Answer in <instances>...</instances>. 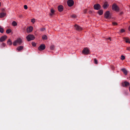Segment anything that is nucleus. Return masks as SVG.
I'll list each match as a JSON object with an SVG mask.
<instances>
[{
  "mask_svg": "<svg viewBox=\"0 0 130 130\" xmlns=\"http://www.w3.org/2000/svg\"><path fill=\"white\" fill-rule=\"evenodd\" d=\"M129 91L130 92V87H129Z\"/></svg>",
  "mask_w": 130,
  "mask_h": 130,
  "instance_id": "nucleus-41",
  "label": "nucleus"
},
{
  "mask_svg": "<svg viewBox=\"0 0 130 130\" xmlns=\"http://www.w3.org/2000/svg\"><path fill=\"white\" fill-rule=\"evenodd\" d=\"M22 42V39L20 38H18L15 40L13 43L14 46H16L18 44L20 45Z\"/></svg>",
  "mask_w": 130,
  "mask_h": 130,
  "instance_id": "nucleus-1",
  "label": "nucleus"
},
{
  "mask_svg": "<svg viewBox=\"0 0 130 130\" xmlns=\"http://www.w3.org/2000/svg\"><path fill=\"white\" fill-rule=\"evenodd\" d=\"M112 24L114 26H116L117 25V23L115 22H113L112 23Z\"/></svg>",
  "mask_w": 130,
  "mask_h": 130,
  "instance_id": "nucleus-29",
  "label": "nucleus"
},
{
  "mask_svg": "<svg viewBox=\"0 0 130 130\" xmlns=\"http://www.w3.org/2000/svg\"><path fill=\"white\" fill-rule=\"evenodd\" d=\"M108 6L109 4H108V3L106 2H105L104 3L103 7L104 9H106L108 7Z\"/></svg>",
  "mask_w": 130,
  "mask_h": 130,
  "instance_id": "nucleus-12",
  "label": "nucleus"
},
{
  "mask_svg": "<svg viewBox=\"0 0 130 130\" xmlns=\"http://www.w3.org/2000/svg\"><path fill=\"white\" fill-rule=\"evenodd\" d=\"M124 31H125V30L124 29H122L120 30V33H123V32H124Z\"/></svg>",
  "mask_w": 130,
  "mask_h": 130,
  "instance_id": "nucleus-31",
  "label": "nucleus"
},
{
  "mask_svg": "<svg viewBox=\"0 0 130 130\" xmlns=\"http://www.w3.org/2000/svg\"><path fill=\"white\" fill-rule=\"evenodd\" d=\"M45 46L44 44H42L38 48V49L40 51L43 50L45 49Z\"/></svg>",
  "mask_w": 130,
  "mask_h": 130,
  "instance_id": "nucleus-7",
  "label": "nucleus"
},
{
  "mask_svg": "<svg viewBox=\"0 0 130 130\" xmlns=\"http://www.w3.org/2000/svg\"><path fill=\"white\" fill-rule=\"evenodd\" d=\"M35 19H31V21L33 23H34L35 22Z\"/></svg>",
  "mask_w": 130,
  "mask_h": 130,
  "instance_id": "nucleus-28",
  "label": "nucleus"
},
{
  "mask_svg": "<svg viewBox=\"0 0 130 130\" xmlns=\"http://www.w3.org/2000/svg\"><path fill=\"white\" fill-rule=\"evenodd\" d=\"M98 13L100 15H102L103 13V11L102 10H100L98 11Z\"/></svg>",
  "mask_w": 130,
  "mask_h": 130,
  "instance_id": "nucleus-18",
  "label": "nucleus"
},
{
  "mask_svg": "<svg viewBox=\"0 0 130 130\" xmlns=\"http://www.w3.org/2000/svg\"><path fill=\"white\" fill-rule=\"evenodd\" d=\"M42 38L43 40H46L47 39V37L46 35L43 36Z\"/></svg>",
  "mask_w": 130,
  "mask_h": 130,
  "instance_id": "nucleus-23",
  "label": "nucleus"
},
{
  "mask_svg": "<svg viewBox=\"0 0 130 130\" xmlns=\"http://www.w3.org/2000/svg\"><path fill=\"white\" fill-rule=\"evenodd\" d=\"M5 45H6L5 44V43H3L2 44V45L3 46H5Z\"/></svg>",
  "mask_w": 130,
  "mask_h": 130,
  "instance_id": "nucleus-38",
  "label": "nucleus"
},
{
  "mask_svg": "<svg viewBox=\"0 0 130 130\" xmlns=\"http://www.w3.org/2000/svg\"><path fill=\"white\" fill-rule=\"evenodd\" d=\"M51 13H50V15L52 16L54 14L55 11L53 9H51Z\"/></svg>",
  "mask_w": 130,
  "mask_h": 130,
  "instance_id": "nucleus-21",
  "label": "nucleus"
},
{
  "mask_svg": "<svg viewBox=\"0 0 130 130\" xmlns=\"http://www.w3.org/2000/svg\"><path fill=\"white\" fill-rule=\"evenodd\" d=\"M82 53L85 55H88L90 53V50L87 48H84L82 51Z\"/></svg>",
  "mask_w": 130,
  "mask_h": 130,
  "instance_id": "nucleus-3",
  "label": "nucleus"
},
{
  "mask_svg": "<svg viewBox=\"0 0 130 130\" xmlns=\"http://www.w3.org/2000/svg\"><path fill=\"white\" fill-rule=\"evenodd\" d=\"M45 30V29L44 28H42L41 29V31H44Z\"/></svg>",
  "mask_w": 130,
  "mask_h": 130,
  "instance_id": "nucleus-36",
  "label": "nucleus"
},
{
  "mask_svg": "<svg viewBox=\"0 0 130 130\" xmlns=\"http://www.w3.org/2000/svg\"><path fill=\"white\" fill-rule=\"evenodd\" d=\"M7 37L6 35H4L1 37L0 38V41L1 42H2L7 39Z\"/></svg>",
  "mask_w": 130,
  "mask_h": 130,
  "instance_id": "nucleus-10",
  "label": "nucleus"
},
{
  "mask_svg": "<svg viewBox=\"0 0 130 130\" xmlns=\"http://www.w3.org/2000/svg\"><path fill=\"white\" fill-rule=\"evenodd\" d=\"M7 44L9 45H11L12 44V42L11 40L9 39L7 41Z\"/></svg>",
  "mask_w": 130,
  "mask_h": 130,
  "instance_id": "nucleus-17",
  "label": "nucleus"
},
{
  "mask_svg": "<svg viewBox=\"0 0 130 130\" xmlns=\"http://www.w3.org/2000/svg\"><path fill=\"white\" fill-rule=\"evenodd\" d=\"M75 29L78 30H82V28L81 27L77 25H75Z\"/></svg>",
  "mask_w": 130,
  "mask_h": 130,
  "instance_id": "nucleus-13",
  "label": "nucleus"
},
{
  "mask_svg": "<svg viewBox=\"0 0 130 130\" xmlns=\"http://www.w3.org/2000/svg\"><path fill=\"white\" fill-rule=\"evenodd\" d=\"M125 58V57L124 56L122 55L121 56V59L122 60H124Z\"/></svg>",
  "mask_w": 130,
  "mask_h": 130,
  "instance_id": "nucleus-30",
  "label": "nucleus"
},
{
  "mask_svg": "<svg viewBox=\"0 0 130 130\" xmlns=\"http://www.w3.org/2000/svg\"><path fill=\"white\" fill-rule=\"evenodd\" d=\"M0 31L1 33H3L4 32V29L2 27L0 26Z\"/></svg>",
  "mask_w": 130,
  "mask_h": 130,
  "instance_id": "nucleus-24",
  "label": "nucleus"
},
{
  "mask_svg": "<svg viewBox=\"0 0 130 130\" xmlns=\"http://www.w3.org/2000/svg\"><path fill=\"white\" fill-rule=\"evenodd\" d=\"M128 30L130 31V26H129L128 28Z\"/></svg>",
  "mask_w": 130,
  "mask_h": 130,
  "instance_id": "nucleus-40",
  "label": "nucleus"
},
{
  "mask_svg": "<svg viewBox=\"0 0 130 130\" xmlns=\"http://www.w3.org/2000/svg\"><path fill=\"white\" fill-rule=\"evenodd\" d=\"M23 48V46H20L18 47L17 48V50L19 52Z\"/></svg>",
  "mask_w": 130,
  "mask_h": 130,
  "instance_id": "nucleus-16",
  "label": "nucleus"
},
{
  "mask_svg": "<svg viewBox=\"0 0 130 130\" xmlns=\"http://www.w3.org/2000/svg\"><path fill=\"white\" fill-rule=\"evenodd\" d=\"M94 63L95 64H97L98 63V60H96V59L95 58L94 59Z\"/></svg>",
  "mask_w": 130,
  "mask_h": 130,
  "instance_id": "nucleus-27",
  "label": "nucleus"
},
{
  "mask_svg": "<svg viewBox=\"0 0 130 130\" xmlns=\"http://www.w3.org/2000/svg\"><path fill=\"white\" fill-rule=\"evenodd\" d=\"M11 31V30L10 29H8L7 30L6 32L7 34H9Z\"/></svg>",
  "mask_w": 130,
  "mask_h": 130,
  "instance_id": "nucleus-26",
  "label": "nucleus"
},
{
  "mask_svg": "<svg viewBox=\"0 0 130 130\" xmlns=\"http://www.w3.org/2000/svg\"><path fill=\"white\" fill-rule=\"evenodd\" d=\"M104 14V17L106 19H109L111 18V14L108 11H106Z\"/></svg>",
  "mask_w": 130,
  "mask_h": 130,
  "instance_id": "nucleus-4",
  "label": "nucleus"
},
{
  "mask_svg": "<svg viewBox=\"0 0 130 130\" xmlns=\"http://www.w3.org/2000/svg\"><path fill=\"white\" fill-rule=\"evenodd\" d=\"M6 15V13H0V18H2L5 17Z\"/></svg>",
  "mask_w": 130,
  "mask_h": 130,
  "instance_id": "nucleus-19",
  "label": "nucleus"
},
{
  "mask_svg": "<svg viewBox=\"0 0 130 130\" xmlns=\"http://www.w3.org/2000/svg\"><path fill=\"white\" fill-rule=\"evenodd\" d=\"M54 47L55 46L54 45H52L50 46V48L51 50H53L54 49Z\"/></svg>",
  "mask_w": 130,
  "mask_h": 130,
  "instance_id": "nucleus-25",
  "label": "nucleus"
},
{
  "mask_svg": "<svg viewBox=\"0 0 130 130\" xmlns=\"http://www.w3.org/2000/svg\"><path fill=\"white\" fill-rule=\"evenodd\" d=\"M67 4L69 6L71 7L73 5L74 2L72 0H69L67 2Z\"/></svg>",
  "mask_w": 130,
  "mask_h": 130,
  "instance_id": "nucleus-6",
  "label": "nucleus"
},
{
  "mask_svg": "<svg viewBox=\"0 0 130 130\" xmlns=\"http://www.w3.org/2000/svg\"><path fill=\"white\" fill-rule=\"evenodd\" d=\"M24 8L25 9H27L28 8L27 6L26 5H24Z\"/></svg>",
  "mask_w": 130,
  "mask_h": 130,
  "instance_id": "nucleus-33",
  "label": "nucleus"
},
{
  "mask_svg": "<svg viewBox=\"0 0 130 130\" xmlns=\"http://www.w3.org/2000/svg\"><path fill=\"white\" fill-rule=\"evenodd\" d=\"M12 24L13 26H15L17 25V23L15 21H14L12 22Z\"/></svg>",
  "mask_w": 130,
  "mask_h": 130,
  "instance_id": "nucleus-22",
  "label": "nucleus"
},
{
  "mask_svg": "<svg viewBox=\"0 0 130 130\" xmlns=\"http://www.w3.org/2000/svg\"><path fill=\"white\" fill-rule=\"evenodd\" d=\"M108 39H109L110 41H111V39L110 38H109Z\"/></svg>",
  "mask_w": 130,
  "mask_h": 130,
  "instance_id": "nucleus-39",
  "label": "nucleus"
},
{
  "mask_svg": "<svg viewBox=\"0 0 130 130\" xmlns=\"http://www.w3.org/2000/svg\"><path fill=\"white\" fill-rule=\"evenodd\" d=\"M126 49L127 50L130 51V47H127Z\"/></svg>",
  "mask_w": 130,
  "mask_h": 130,
  "instance_id": "nucleus-35",
  "label": "nucleus"
},
{
  "mask_svg": "<svg viewBox=\"0 0 130 130\" xmlns=\"http://www.w3.org/2000/svg\"><path fill=\"white\" fill-rule=\"evenodd\" d=\"M32 44L33 46H35L36 45V44L34 42H32Z\"/></svg>",
  "mask_w": 130,
  "mask_h": 130,
  "instance_id": "nucleus-34",
  "label": "nucleus"
},
{
  "mask_svg": "<svg viewBox=\"0 0 130 130\" xmlns=\"http://www.w3.org/2000/svg\"><path fill=\"white\" fill-rule=\"evenodd\" d=\"M26 38L27 40L29 41L31 40H34L35 38V37L32 35L30 34L26 37Z\"/></svg>",
  "mask_w": 130,
  "mask_h": 130,
  "instance_id": "nucleus-2",
  "label": "nucleus"
},
{
  "mask_svg": "<svg viewBox=\"0 0 130 130\" xmlns=\"http://www.w3.org/2000/svg\"><path fill=\"white\" fill-rule=\"evenodd\" d=\"M76 15L75 14H73L71 15V17L72 18H75L76 17Z\"/></svg>",
  "mask_w": 130,
  "mask_h": 130,
  "instance_id": "nucleus-32",
  "label": "nucleus"
},
{
  "mask_svg": "<svg viewBox=\"0 0 130 130\" xmlns=\"http://www.w3.org/2000/svg\"><path fill=\"white\" fill-rule=\"evenodd\" d=\"M112 9L116 11H118L119 10L118 7L115 4L113 5L112 7Z\"/></svg>",
  "mask_w": 130,
  "mask_h": 130,
  "instance_id": "nucleus-5",
  "label": "nucleus"
},
{
  "mask_svg": "<svg viewBox=\"0 0 130 130\" xmlns=\"http://www.w3.org/2000/svg\"><path fill=\"white\" fill-rule=\"evenodd\" d=\"M129 83L127 82H125L122 84V86L124 87H127L129 85Z\"/></svg>",
  "mask_w": 130,
  "mask_h": 130,
  "instance_id": "nucleus-11",
  "label": "nucleus"
},
{
  "mask_svg": "<svg viewBox=\"0 0 130 130\" xmlns=\"http://www.w3.org/2000/svg\"><path fill=\"white\" fill-rule=\"evenodd\" d=\"M94 8L97 10H98L101 8V6L99 4L95 5L94 6Z\"/></svg>",
  "mask_w": 130,
  "mask_h": 130,
  "instance_id": "nucleus-9",
  "label": "nucleus"
},
{
  "mask_svg": "<svg viewBox=\"0 0 130 130\" xmlns=\"http://www.w3.org/2000/svg\"><path fill=\"white\" fill-rule=\"evenodd\" d=\"M87 9H85V10H84V12L85 13H86V12H87Z\"/></svg>",
  "mask_w": 130,
  "mask_h": 130,
  "instance_id": "nucleus-37",
  "label": "nucleus"
},
{
  "mask_svg": "<svg viewBox=\"0 0 130 130\" xmlns=\"http://www.w3.org/2000/svg\"><path fill=\"white\" fill-rule=\"evenodd\" d=\"M124 39L126 42L128 43H130V40L128 38L125 37Z\"/></svg>",
  "mask_w": 130,
  "mask_h": 130,
  "instance_id": "nucleus-15",
  "label": "nucleus"
},
{
  "mask_svg": "<svg viewBox=\"0 0 130 130\" xmlns=\"http://www.w3.org/2000/svg\"><path fill=\"white\" fill-rule=\"evenodd\" d=\"M58 11L59 12L62 11L63 10V7L61 5L59 6L58 8Z\"/></svg>",
  "mask_w": 130,
  "mask_h": 130,
  "instance_id": "nucleus-14",
  "label": "nucleus"
},
{
  "mask_svg": "<svg viewBox=\"0 0 130 130\" xmlns=\"http://www.w3.org/2000/svg\"><path fill=\"white\" fill-rule=\"evenodd\" d=\"M33 29V27L31 26H30L27 28L26 29L27 32L28 33H29L32 31Z\"/></svg>",
  "mask_w": 130,
  "mask_h": 130,
  "instance_id": "nucleus-8",
  "label": "nucleus"
},
{
  "mask_svg": "<svg viewBox=\"0 0 130 130\" xmlns=\"http://www.w3.org/2000/svg\"><path fill=\"white\" fill-rule=\"evenodd\" d=\"M121 70L124 73L125 75H127V72L126 70L124 68H123L121 69Z\"/></svg>",
  "mask_w": 130,
  "mask_h": 130,
  "instance_id": "nucleus-20",
  "label": "nucleus"
}]
</instances>
